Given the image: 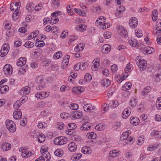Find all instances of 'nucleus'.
<instances>
[{
  "label": "nucleus",
  "mask_w": 161,
  "mask_h": 161,
  "mask_svg": "<svg viewBox=\"0 0 161 161\" xmlns=\"http://www.w3.org/2000/svg\"><path fill=\"white\" fill-rule=\"evenodd\" d=\"M151 89V88L148 86H147L144 88L142 92V95L143 96H144L146 94L148 93L149 92Z\"/></svg>",
  "instance_id": "nucleus-37"
},
{
  "label": "nucleus",
  "mask_w": 161,
  "mask_h": 161,
  "mask_svg": "<svg viewBox=\"0 0 161 161\" xmlns=\"http://www.w3.org/2000/svg\"><path fill=\"white\" fill-rule=\"evenodd\" d=\"M102 85L105 87H107L110 85L111 81L108 79H105L101 81Z\"/></svg>",
  "instance_id": "nucleus-21"
},
{
  "label": "nucleus",
  "mask_w": 161,
  "mask_h": 161,
  "mask_svg": "<svg viewBox=\"0 0 161 161\" xmlns=\"http://www.w3.org/2000/svg\"><path fill=\"white\" fill-rule=\"evenodd\" d=\"M81 152L84 154H89L91 153L92 150L90 147H84L81 149Z\"/></svg>",
  "instance_id": "nucleus-18"
},
{
  "label": "nucleus",
  "mask_w": 161,
  "mask_h": 161,
  "mask_svg": "<svg viewBox=\"0 0 161 161\" xmlns=\"http://www.w3.org/2000/svg\"><path fill=\"white\" fill-rule=\"evenodd\" d=\"M21 105V104L19 100L17 101L14 104V108L16 110H19L18 108Z\"/></svg>",
  "instance_id": "nucleus-36"
},
{
  "label": "nucleus",
  "mask_w": 161,
  "mask_h": 161,
  "mask_svg": "<svg viewBox=\"0 0 161 161\" xmlns=\"http://www.w3.org/2000/svg\"><path fill=\"white\" fill-rule=\"evenodd\" d=\"M28 69V67L26 65H24L23 66L20 68L19 71L22 74H23Z\"/></svg>",
  "instance_id": "nucleus-55"
},
{
  "label": "nucleus",
  "mask_w": 161,
  "mask_h": 161,
  "mask_svg": "<svg viewBox=\"0 0 161 161\" xmlns=\"http://www.w3.org/2000/svg\"><path fill=\"white\" fill-rule=\"evenodd\" d=\"M152 19L153 21H155L157 19V10L155 9L152 13Z\"/></svg>",
  "instance_id": "nucleus-33"
},
{
  "label": "nucleus",
  "mask_w": 161,
  "mask_h": 161,
  "mask_svg": "<svg viewBox=\"0 0 161 161\" xmlns=\"http://www.w3.org/2000/svg\"><path fill=\"white\" fill-rule=\"evenodd\" d=\"M82 154L78 153L77 154H75L71 158V160H78L82 156Z\"/></svg>",
  "instance_id": "nucleus-35"
},
{
  "label": "nucleus",
  "mask_w": 161,
  "mask_h": 161,
  "mask_svg": "<svg viewBox=\"0 0 161 161\" xmlns=\"http://www.w3.org/2000/svg\"><path fill=\"white\" fill-rule=\"evenodd\" d=\"M3 25L5 28L7 29H9L11 26V24L9 22L6 21L3 23Z\"/></svg>",
  "instance_id": "nucleus-47"
},
{
  "label": "nucleus",
  "mask_w": 161,
  "mask_h": 161,
  "mask_svg": "<svg viewBox=\"0 0 161 161\" xmlns=\"http://www.w3.org/2000/svg\"><path fill=\"white\" fill-rule=\"evenodd\" d=\"M131 118H132L130 121L131 124L134 125H137L139 123V122L138 121H135V118L134 117H132Z\"/></svg>",
  "instance_id": "nucleus-58"
},
{
  "label": "nucleus",
  "mask_w": 161,
  "mask_h": 161,
  "mask_svg": "<svg viewBox=\"0 0 161 161\" xmlns=\"http://www.w3.org/2000/svg\"><path fill=\"white\" fill-rule=\"evenodd\" d=\"M132 84L130 82H126L122 86V89L124 91L130 89L131 87Z\"/></svg>",
  "instance_id": "nucleus-23"
},
{
  "label": "nucleus",
  "mask_w": 161,
  "mask_h": 161,
  "mask_svg": "<svg viewBox=\"0 0 161 161\" xmlns=\"http://www.w3.org/2000/svg\"><path fill=\"white\" fill-rule=\"evenodd\" d=\"M41 157L43 158V161H49L51 159L50 153L46 150L43 152L42 155Z\"/></svg>",
  "instance_id": "nucleus-8"
},
{
  "label": "nucleus",
  "mask_w": 161,
  "mask_h": 161,
  "mask_svg": "<svg viewBox=\"0 0 161 161\" xmlns=\"http://www.w3.org/2000/svg\"><path fill=\"white\" fill-rule=\"evenodd\" d=\"M27 59L25 57H21L18 60L17 65L18 66H22L25 65Z\"/></svg>",
  "instance_id": "nucleus-13"
},
{
  "label": "nucleus",
  "mask_w": 161,
  "mask_h": 161,
  "mask_svg": "<svg viewBox=\"0 0 161 161\" xmlns=\"http://www.w3.org/2000/svg\"><path fill=\"white\" fill-rule=\"evenodd\" d=\"M135 35L138 37H141L142 36V31L140 30H136Z\"/></svg>",
  "instance_id": "nucleus-53"
},
{
  "label": "nucleus",
  "mask_w": 161,
  "mask_h": 161,
  "mask_svg": "<svg viewBox=\"0 0 161 161\" xmlns=\"http://www.w3.org/2000/svg\"><path fill=\"white\" fill-rule=\"evenodd\" d=\"M26 9L28 11H31L33 8V4L32 3H29L27 5Z\"/></svg>",
  "instance_id": "nucleus-51"
},
{
  "label": "nucleus",
  "mask_w": 161,
  "mask_h": 161,
  "mask_svg": "<svg viewBox=\"0 0 161 161\" xmlns=\"http://www.w3.org/2000/svg\"><path fill=\"white\" fill-rule=\"evenodd\" d=\"M11 147L10 143L8 142H6L3 143L2 145V149L3 151H8L9 150Z\"/></svg>",
  "instance_id": "nucleus-19"
},
{
  "label": "nucleus",
  "mask_w": 161,
  "mask_h": 161,
  "mask_svg": "<svg viewBox=\"0 0 161 161\" xmlns=\"http://www.w3.org/2000/svg\"><path fill=\"white\" fill-rule=\"evenodd\" d=\"M129 111L130 113L131 111L130 109H125L122 113V117L124 119L127 118L130 115V114H129Z\"/></svg>",
  "instance_id": "nucleus-22"
},
{
  "label": "nucleus",
  "mask_w": 161,
  "mask_h": 161,
  "mask_svg": "<svg viewBox=\"0 0 161 161\" xmlns=\"http://www.w3.org/2000/svg\"><path fill=\"white\" fill-rule=\"evenodd\" d=\"M92 79L91 75L89 73H86L85 75L84 79L86 82L90 81Z\"/></svg>",
  "instance_id": "nucleus-43"
},
{
  "label": "nucleus",
  "mask_w": 161,
  "mask_h": 161,
  "mask_svg": "<svg viewBox=\"0 0 161 161\" xmlns=\"http://www.w3.org/2000/svg\"><path fill=\"white\" fill-rule=\"evenodd\" d=\"M111 49L110 46L108 44H105L102 47V51L103 52H105L107 53L109 52Z\"/></svg>",
  "instance_id": "nucleus-26"
},
{
  "label": "nucleus",
  "mask_w": 161,
  "mask_h": 161,
  "mask_svg": "<svg viewBox=\"0 0 161 161\" xmlns=\"http://www.w3.org/2000/svg\"><path fill=\"white\" fill-rule=\"evenodd\" d=\"M129 44L133 47H136L137 44V41L134 39H131L129 41Z\"/></svg>",
  "instance_id": "nucleus-30"
},
{
  "label": "nucleus",
  "mask_w": 161,
  "mask_h": 161,
  "mask_svg": "<svg viewBox=\"0 0 161 161\" xmlns=\"http://www.w3.org/2000/svg\"><path fill=\"white\" fill-rule=\"evenodd\" d=\"M46 126L47 125L45 123H44L43 124L42 123H40L37 125V127L39 129L45 128Z\"/></svg>",
  "instance_id": "nucleus-63"
},
{
  "label": "nucleus",
  "mask_w": 161,
  "mask_h": 161,
  "mask_svg": "<svg viewBox=\"0 0 161 161\" xmlns=\"http://www.w3.org/2000/svg\"><path fill=\"white\" fill-rule=\"evenodd\" d=\"M144 137V136H141L139 137L138 138V142L137 143V144L140 145H142L144 141V138H143Z\"/></svg>",
  "instance_id": "nucleus-50"
},
{
  "label": "nucleus",
  "mask_w": 161,
  "mask_h": 161,
  "mask_svg": "<svg viewBox=\"0 0 161 161\" xmlns=\"http://www.w3.org/2000/svg\"><path fill=\"white\" fill-rule=\"evenodd\" d=\"M157 147V146L149 145L147 147V150L150 151H153L156 149Z\"/></svg>",
  "instance_id": "nucleus-57"
},
{
  "label": "nucleus",
  "mask_w": 161,
  "mask_h": 161,
  "mask_svg": "<svg viewBox=\"0 0 161 161\" xmlns=\"http://www.w3.org/2000/svg\"><path fill=\"white\" fill-rule=\"evenodd\" d=\"M27 123V120L25 118H23L20 121V125L22 126H25Z\"/></svg>",
  "instance_id": "nucleus-56"
},
{
  "label": "nucleus",
  "mask_w": 161,
  "mask_h": 161,
  "mask_svg": "<svg viewBox=\"0 0 161 161\" xmlns=\"http://www.w3.org/2000/svg\"><path fill=\"white\" fill-rule=\"evenodd\" d=\"M30 92V88L28 86L22 87L20 91V93L22 95L28 94Z\"/></svg>",
  "instance_id": "nucleus-10"
},
{
  "label": "nucleus",
  "mask_w": 161,
  "mask_h": 161,
  "mask_svg": "<svg viewBox=\"0 0 161 161\" xmlns=\"http://www.w3.org/2000/svg\"><path fill=\"white\" fill-rule=\"evenodd\" d=\"M130 27L132 28H135L138 25V21L137 19L135 17H132L129 21Z\"/></svg>",
  "instance_id": "nucleus-5"
},
{
  "label": "nucleus",
  "mask_w": 161,
  "mask_h": 161,
  "mask_svg": "<svg viewBox=\"0 0 161 161\" xmlns=\"http://www.w3.org/2000/svg\"><path fill=\"white\" fill-rule=\"evenodd\" d=\"M44 94L43 92H38L36 93L35 95V96L38 98L41 99H44Z\"/></svg>",
  "instance_id": "nucleus-40"
},
{
  "label": "nucleus",
  "mask_w": 161,
  "mask_h": 161,
  "mask_svg": "<svg viewBox=\"0 0 161 161\" xmlns=\"http://www.w3.org/2000/svg\"><path fill=\"white\" fill-rule=\"evenodd\" d=\"M70 115L69 114L66 113H62L61 114V117L63 119H66L68 118V117Z\"/></svg>",
  "instance_id": "nucleus-59"
},
{
  "label": "nucleus",
  "mask_w": 161,
  "mask_h": 161,
  "mask_svg": "<svg viewBox=\"0 0 161 161\" xmlns=\"http://www.w3.org/2000/svg\"><path fill=\"white\" fill-rule=\"evenodd\" d=\"M91 127L90 123L86 122L83 123L80 127V129L82 130H89Z\"/></svg>",
  "instance_id": "nucleus-15"
},
{
  "label": "nucleus",
  "mask_w": 161,
  "mask_h": 161,
  "mask_svg": "<svg viewBox=\"0 0 161 161\" xmlns=\"http://www.w3.org/2000/svg\"><path fill=\"white\" fill-rule=\"evenodd\" d=\"M36 45L37 47H42L43 46L45 45V43L44 42L39 41L36 43Z\"/></svg>",
  "instance_id": "nucleus-62"
},
{
  "label": "nucleus",
  "mask_w": 161,
  "mask_h": 161,
  "mask_svg": "<svg viewBox=\"0 0 161 161\" xmlns=\"http://www.w3.org/2000/svg\"><path fill=\"white\" fill-rule=\"evenodd\" d=\"M22 113L20 110H15L13 114V117L16 119H20L22 116Z\"/></svg>",
  "instance_id": "nucleus-14"
},
{
  "label": "nucleus",
  "mask_w": 161,
  "mask_h": 161,
  "mask_svg": "<svg viewBox=\"0 0 161 161\" xmlns=\"http://www.w3.org/2000/svg\"><path fill=\"white\" fill-rule=\"evenodd\" d=\"M62 56V54L61 52H58L55 53L53 56L54 59H59Z\"/></svg>",
  "instance_id": "nucleus-38"
},
{
  "label": "nucleus",
  "mask_w": 161,
  "mask_h": 161,
  "mask_svg": "<svg viewBox=\"0 0 161 161\" xmlns=\"http://www.w3.org/2000/svg\"><path fill=\"white\" fill-rule=\"evenodd\" d=\"M82 115L83 113L81 112L74 111L71 113L70 117L73 119H78L82 117Z\"/></svg>",
  "instance_id": "nucleus-4"
},
{
  "label": "nucleus",
  "mask_w": 161,
  "mask_h": 161,
  "mask_svg": "<svg viewBox=\"0 0 161 161\" xmlns=\"http://www.w3.org/2000/svg\"><path fill=\"white\" fill-rule=\"evenodd\" d=\"M64 152L61 149H58L54 151V154L57 156L61 157L63 154Z\"/></svg>",
  "instance_id": "nucleus-32"
},
{
  "label": "nucleus",
  "mask_w": 161,
  "mask_h": 161,
  "mask_svg": "<svg viewBox=\"0 0 161 161\" xmlns=\"http://www.w3.org/2000/svg\"><path fill=\"white\" fill-rule=\"evenodd\" d=\"M44 82V79L41 76H37L36 79V83L38 84H42Z\"/></svg>",
  "instance_id": "nucleus-25"
},
{
  "label": "nucleus",
  "mask_w": 161,
  "mask_h": 161,
  "mask_svg": "<svg viewBox=\"0 0 161 161\" xmlns=\"http://www.w3.org/2000/svg\"><path fill=\"white\" fill-rule=\"evenodd\" d=\"M129 136L127 134V133L126 132H123L121 135L120 137V139L121 140L124 141L126 140Z\"/></svg>",
  "instance_id": "nucleus-52"
},
{
  "label": "nucleus",
  "mask_w": 161,
  "mask_h": 161,
  "mask_svg": "<svg viewBox=\"0 0 161 161\" xmlns=\"http://www.w3.org/2000/svg\"><path fill=\"white\" fill-rule=\"evenodd\" d=\"M25 46L26 47L32 48L34 46V44L33 42L28 41L25 43Z\"/></svg>",
  "instance_id": "nucleus-45"
},
{
  "label": "nucleus",
  "mask_w": 161,
  "mask_h": 161,
  "mask_svg": "<svg viewBox=\"0 0 161 161\" xmlns=\"http://www.w3.org/2000/svg\"><path fill=\"white\" fill-rule=\"evenodd\" d=\"M118 32L123 37H126L127 36V32L126 30L122 26L119 27Z\"/></svg>",
  "instance_id": "nucleus-11"
},
{
  "label": "nucleus",
  "mask_w": 161,
  "mask_h": 161,
  "mask_svg": "<svg viewBox=\"0 0 161 161\" xmlns=\"http://www.w3.org/2000/svg\"><path fill=\"white\" fill-rule=\"evenodd\" d=\"M52 3L55 6V7H58L59 5V0H52Z\"/></svg>",
  "instance_id": "nucleus-54"
},
{
  "label": "nucleus",
  "mask_w": 161,
  "mask_h": 161,
  "mask_svg": "<svg viewBox=\"0 0 161 161\" xmlns=\"http://www.w3.org/2000/svg\"><path fill=\"white\" fill-rule=\"evenodd\" d=\"M84 47L83 44L80 43L78 44L77 46L75 48L74 50L76 52H77V51H81L83 49Z\"/></svg>",
  "instance_id": "nucleus-28"
},
{
  "label": "nucleus",
  "mask_w": 161,
  "mask_h": 161,
  "mask_svg": "<svg viewBox=\"0 0 161 161\" xmlns=\"http://www.w3.org/2000/svg\"><path fill=\"white\" fill-rule=\"evenodd\" d=\"M111 69L113 73L115 72L117 69V66L115 64H114L111 66Z\"/></svg>",
  "instance_id": "nucleus-64"
},
{
  "label": "nucleus",
  "mask_w": 161,
  "mask_h": 161,
  "mask_svg": "<svg viewBox=\"0 0 161 161\" xmlns=\"http://www.w3.org/2000/svg\"><path fill=\"white\" fill-rule=\"evenodd\" d=\"M74 11L80 15L84 16L86 15V13L85 12L81 11L80 9L75 8L74 9Z\"/></svg>",
  "instance_id": "nucleus-44"
},
{
  "label": "nucleus",
  "mask_w": 161,
  "mask_h": 161,
  "mask_svg": "<svg viewBox=\"0 0 161 161\" xmlns=\"http://www.w3.org/2000/svg\"><path fill=\"white\" fill-rule=\"evenodd\" d=\"M119 154V152L116 150L111 151L109 153V156L112 158H114L118 156Z\"/></svg>",
  "instance_id": "nucleus-20"
},
{
  "label": "nucleus",
  "mask_w": 161,
  "mask_h": 161,
  "mask_svg": "<svg viewBox=\"0 0 161 161\" xmlns=\"http://www.w3.org/2000/svg\"><path fill=\"white\" fill-rule=\"evenodd\" d=\"M8 44L5 43L2 47L0 51V55L2 57L5 56L8 53L9 49Z\"/></svg>",
  "instance_id": "nucleus-3"
},
{
  "label": "nucleus",
  "mask_w": 161,
  "mask_h": 161,
  "mask_svg": "<svg viewBox=\"0 0 161 161\" xmlns=\"http://www.w3.org/2000/svg\"><path fill=\"white\" fill-rule=\"evenodd\" d=\"M36 136H37V140L38 142L42 143L45 140V136L42 133L40 134L38 132L36 133Z\"/></svg>",
  "instance_id": "nucleus-12"
},
{
  "label": "nucleus",
  "mask_w": 161,
  "mask_h": 161,
  "mask_svg": "<svg viewBox=\"0 0 161 161\" xmlns=\"http://www.w3.org/2000/svg\"><path fill=\"white\" fill-rule=\"evenodd\" d=\"M8 88V86L7 85H4L0 87V92L1 93H5L7 91V88Z\"/></svg>",
  "instance_id": "nucleus-39"
},
{
  "label": "nucleus",
  "mask_w": 161,
  "mask_h": 161,
  "mask_svg": "<svg viewBox=\"0 0 161 161\" xmlns=\"http://www.w3.org/2000/svg\"><path fill=\"white\" fill-rule=\"evenodd\" d=\"M137 103V101L134 97L132 98L130 101V106L132 107L135 106L136 105Z\"/></svg>",
  "instance_id": "nucleus-42"
},
{
  "label": "nucleus",
  "mask_w": 161,
  "mask_h": 161,
  "mask_svg": "<svg viewBox=\"0 0 161 161\" xmlns=\"http://www.w3.org/2000/svg\"><path fill=\"white\" fill-rule=\"evenodd\" d=\"M134 142L133 138L131 136H128L125 140V142L126 144H130V143Z\"/></svg>",
  "instance_id": "nucleus-48"
},
{
  "label": "nucleus",
  "mask_w": 161,
  "mask_h": 161,
  "mask_svg": "<svg viewBox=\"0 0 161 161\" xmlns=\"http://www.w3.org/2000/svg\"><path fill=\"white\" fill-rule=\"evenodd\" d=\"M86 136L89 139H95L96 137V134L94 132H91L87 133Z\"/></svg>",
  "instance_id": "nucleus-31"
},
{
  "label": "nucleus",
  "mask_w": 161,
  "mask_h": 161,
  "mask_svg": "<svg viewBox=\"0 0 161 161\" xmlns=\"http://www.w3.org/2000/svg\"><path fill=\"white\" fill-rule=\"evenodd\" d=\"M125 8L122 6L119 7L115 12L116 16L118 17H120L122 16L123 12L125 10Z\"/></svg>",
  "instance_id": "nucleus-7"
},
{
  "label": "nucleus",
  "mask_w": 161,
  "mask_h": 161,
  "mask_svg": "<svg viewBox=\"0 0 161 161\" xmlns=\"http://www.w3.org/2000/svg\"><path fill=\"white\" fill-rule=\"evenodd\" d=\"M20 2H14L12 3L10 5V10L13 11L14 10H16L18 9L19 8H20Z\"/></svg>",
  "instance_id": "nucleus-9"
},
{
  "label": "nucleus",
  "mask_w": 161,
  "mask_h": 161,
  "mask_svg": "<svg viewBox=\"0 0 161 161\" xmlns=\"http://www.w3.org/2000/svg\"><path fill=\"white\" fill-rule=\"evenodd\" d=\"M11 69L12 67L9 64H7L5 65L3 68L4 74L6 75L11 74L12 72Z\"/></svg>",
  "instance_id": "nucleus-6"
},
{
  "label": "nucleus",
  "mask_w": 161,
  "mask_h": 161,
  "mask_svg": "<svg viewBox=\"0 0 161 161\" xmlns=\"http://www.w3.org/2000/svg\"><path fill=\"white\" fill-rule=\"evenodd\" d=\"M100 63L99 61H95L92 67V69L93 71H96L99 66Z\"/></svg>",
  "instance_id": "nucleus-27"
},
{
  "label": "nucleus",
  "mask_w": 161,
  "mask_h": 161,
  "mask_svg": "<svg viewBox=\"0 0 161 161\" xmlns=\"http://www.w3.org/2000/svg\"><path fill=\"white\" fill-rule=\"evenodd\" d=\"M88 64L87 62H85L82 64H80V69L82 70H85L88 67Z\"/></svg>",
  "instance_id": "nucleus-49"
},
{
  "label": "nucleus",
  "mask_w": 161,
  "mask_h": 161,
  "mask_svg": "<svg viewBox=\"0 0 161 161\" xmlns=\"http://www.w3.org/2000/svg\"><path fill=\"white\" fill-rule=\"evenodd\" d=\"M62 138H63V136H62L56 137L54 140V143L56 145H60V143H61V141Z\"/></svg>",
  "instance_id": "nucleus-34"
},
{
  "label": "nucleus",
  "mask_w": 161,
  "mask_h": 161,
  "mask_svg": "<svg viewBox=\"0 0 161 161\" xmlns=\"http://www.w3.org/2000/svg\"><path fill=\"white\" fill-rule=\"evenodd\" d=\"M84 91V88L82 87H74L73 89V92H76H76L78 91L80 92V93L83 92Z\"/></svg>",
  "instance_id": "nucleus-41"
},
{
  "label": "nucleus",
  "mask_w": 161,
  "mask_h": 161,
  "mask_svg": "<svg viewBox=\"0 0 161 161\" xmlns=\"http://www.w3.org/2000/svg\"><path fill=\"white\" fill-rule=\"evenodd\" d=\"M69 107L72 110H76L78 108L79 106L76 103H72L70 104Z\"/></svg>",
  "instance_id": "nucleus-46"
},
{
  "label": "nucleus",
  "mask_w": 161,
  "mask_h": 161,
  "mask_svg": "<svg viewBox=\"0 0 161 161\" xmlns=\"http://www.w3.org/2000/svg\"><path fill=\"white\" fill-rule=\"evenodd\" d=\"M77 147L76 144L75 142H73L70 143L68 146V149L71 152H75L76 150Z\"/></svg>",
  "instance_id": "nucleus-16"
},
{
  "label": "nucleus",
  "mask_w": 161,
  "mask_h": 161,
  "mask_svg": "<svg viewBox=\"0 0 161 161\" xmlns=\"http://www.w3.org/2000/svg\"><path fill=\"white\" fill-rule=\"evenodd\" d=\"M69 127L70 130H74L76 128V125L75 123H71L68 125Z\"/></svg>",
  "instance_id": "nucleus-61"
},
{
  "label": "nucleus",
  "mask_w": 161,
  "mask_h": 161,
  "mask_svg": "<svg viewBox=\"0 0 161 161\" xmlns=\"http://www.w3.org/2000/svg\"><path fill=\"white\" fill-rule=\"evenodd\" d=\"M76 28L80 31H83L86 30L87 26L85 25H77Z\"/></svg>",
  "instance_id": "nucleus-24"
},
{
  "label": "nucleus",
  "mask_w": 161,
  "mask_h": 161,
  "mask_svg": "<svg viewBox=\"0 0 161 161\" xmlns=\"http://www.w3.org/2000/svg\"><path fill=\"white\" fill-rule=\"evenodd\" d=\"M6 128L11 132H14L16 130L15 123L12 120H7L5 122Z\"/></svg>",
  "instance_id": "nucleus-2"
},
{
  "label": "nucleus",
  "mask_w": 161,
  "mask_h": 161,
  "mask_svg": "<svg viewBox=\"0 0 161 161\" xmlns=\"http://www.w3.org/2000/svg\"><path fill=\"white\" fill-rule=\"evenodd\" d=\"M154 48L150 47H147L144 48V51L143 52L144 54H150L154 52Z\"/></svg>",
  "instance_id": "nucleus-17"
},
{
  "label": "nucleus",
  "mask_w": 161,
  "mask_h": 161,
  "mask_svg": "<svg viewBox=\"0 0 161 161\" xmlns=\"http://www.w3.org/2000/svg\"><path fill=\"white\" fill-rule=\"evenodd\" d=\"M70 58V56L69 55H66L64 57V59L63 60V64L64 63H67L69 62V59Z\"/></svg>",
  "instance_id": "nucleus-60"
},
{
  "label": "nucleus",
  "mask_w": 161,
  "mask_h": 161,
  "mask_svg": "<svg viewBox=\"0 0 161 161\" xmlns=\"http://www.w3.org/2000/svg\"><path fill=\"white\" fill-rule=\"evenodd\" d=\"M19 14V9L15 10V11L14 12L12 15L13 19L14 20L17 19L18 18Z\"/></svg>",
  "instance_id": "nucleus-29"
},
{
  "label": "nucleus",
  "mask_w": 161,
  "mask_h": 161,
  "mask_svg": "<svg viewBox=\"0 0 161 161\" xmlns=\"http://www.w3.org/2000/svg\"><path fill=\"white\" fill-rule=\"evenodd\" d=\"M141 56H137L136 58V62L140 70L141 71H143L147 67V62L144 59L141 60Z\"/></svg>",
  "instance_id": "nucleus-1"
}]
</instances>
